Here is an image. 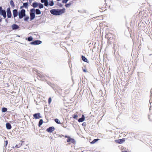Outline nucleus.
<instances>
[{"mask_svg":"<svg viewBox=\"0 0 152 152\" xmlns=\"http://www.w3.org/2000/svg\"><path fill=\"white\" fill-rule=\"evenodd\" d=\"M51 14L53 15H58L64 13L65 12V9L63 8L61 9H52L50 10Z\"/></svg>","mask_w":152,"mask_h":152,"instance_id":"f257e3e1","label":"nucleus"},{"mask_svg":"<svg viewBox=\"0 0 152 152\" xmlns=\"http://www.w3.org/2000/svg\"><path fill=\"white\" fill-rule=\"evenodd\" d=\"M101 93L100 92V91L97 94L96 96H95V99H96V103H99L100 102L101 100H102V95L100 96V93Z\"/></svg>","mask_w":152,"mask_h":152,"instance_id":"f03ea898","label":"nucleus"},{"mask_svg":"<svg viewBox=\"0 0 152 152\" xmlns=\"http://www.w3.org/2000/svg\"><path fill=\"white\" fill-rule=\"evenodd\" d=\"M25 10L23 9H22L20 11H19L18 14L19 19H22L23 17L25 16Z\"/></svg>","mask_w":152,"mask_h":152,"instance_id":"7ed1b4c3","label":"nucleus"},{"mask_svg":"<svg viewBox=\"0 0 152 152\" xmlns=\"http://www.w3.org/2000/svg\"><path fill=\"white\" fill-rule=\"evenodd\" d=\"M30 11V19L31 20H32L35 18V10L34 9H31V10Z\"/></svg>","mask_w":152,"mask_h":152,"instance_id":"20e7f679","label":"nucleus"},{"mask_svg":"<svg viewBox=\"0 0 152 152\" xmlns=\"http://www.w3.org/2000/svg\"><path fill=\"white\" fill-rule=\"evenodd\" d=\"M0 14L2 15L4 18L6 17V11L5 10L2 9L1 7H0Z\"/></svg>","mask_w":152,"mask_h":152,"instance_id":"39448f33","label":"nucleus"},{"mask_svg":"<svg viewBox=\"0 0 152 152\" xmlns=\"http://www.w3.org/2000/svg\"><path fill=\"white\" fill-rule=\"evenodd\" d=\"M7 17L8 18H11L12 16V13L10 7L7 8Z\"/></svg>","mask_w":152,"mask_h":152,"instance_id":"423d86ee","label":"nucleus"},{"mask_svg":"<svg viewBox=\"0 0 152 152\" xmlns=\"http://www.w3.org/2000/svg\"><path fill=\"white\" fill-rule=\"evenodd\" d=\"M133 94L135 96V97H139L140 96V93L139 91L136 90V91H134L132 92Z\"/></svg>","mask_w":152,"mask_h":152,"instance_id":"0eeeda50","label":"nucleus"},{"mask_svg":"<svg viewBox=\"0 0 152 152\" xmlns=\"http://www.w3.org/2000/svg\"><path fill=\"white\" fill-rule=\"evenodd\" d=\"M42 42L41 41L39 40H35L34 42H31L30 43V44L31 45H37L40 44L42 43Z\"/></svg>","mask_w":152,"mask_h":152,"instance_id":"6e6552de","label":"nucleus"},{"mask_svg":"<svg viewBox=\"0 0 152 152\" xmlns=\"http://www.w3.org/2000/svg\"><path fill=\"white\" fill-rule=\"evenodd\" d=\"M125 139L124 138L123 139H120L118 140H115V142L117 143L121 144L125 141Z\"/></svg>","mask_w":152,"mask_h":152,"instance_id":"1a4fd4ad","label":"nucleus"},{"mask_svg":"<svg viewBox=\"0 0 152 152\" xmlns=\"http://www.w3.org/2000/svg\"><path fill=\"white\" fill-rule=\"evenodd\" d=\"M55 130V128L53 126L49 127L46 129V131L49 133H51Z\"/></svg>","mask_w":152,"mask_h":152,"instance_id":"9d476101","label":"nucleus"},{"mask_svg":"<svg viewBox=\"0 0 152 152\" xmlns=\"http://www.w3.org/2000/svg\"><path fill=\"white\" fill-rule=\"evenodd\" d=\"M67 142H71L72 143L74 144L75 143V141L74 139L71 138L70 137H68V139L67 140Z\"/></svg>","mask_w":152,"mask_h":152,"instance_id":"9b49d317","label":"nucleus"},{"mask_svg":"<svg viewBox=\"0 0 152 152\" xmlns=\"http://www.w3.org/2000/svg\"><path fill=\"white\" fill-rule=\"evenodd\" d=\"M88 137L87 138V140L91 144H94L95 143L99 140V139H94L91 142L90 140H88Z\"/></svg>","mask_w":152,"mask_h":152,"instance_id":"f8f14e48","label":"nucleus"},{"mask_svg":"<svg viewBox=\"0 0 152 152\" xmlns=\"http://www.w3.org/2000/svg\"><path fill=\"white\" fill-rule=\"evenodd\" d=\"M33 115L34 118L36 119H39L41 117L40 116V114L39 113H35Z\"/></svg>","mask_w":152,"mask_h":152,"instance_id":"ddd939ff","label":"nucleus"},{"mask_svg":"<svg viewBox=\"0 0 152 152\" xmlns=\"http://www.w3.org/2000/svg\"><path fill=\"white\" fill-rule=\"evenodd\" d=\"M13 14L14 17L15 18L18 15V12L17 10L15 9L13 10Z\"/></svg>","mask_w":152,"mask_h":152,"instance_id":"4468645a","label":"nucleus"},{"mask_svg":"<svg viewBox=\"0 0 152 152\" xmlns=\"http://www.w3.org/2000/svg\"><path fill=\"white\" fill-rule=\"evenodd\" d=\"M12 27L13 30L18 29L19 28V26L16 24H13L12 26Z\"/></svg>","mask_w":152,"mask_h":152,"instance_id":"2eb2a0df","label":"nucleus"},{"mask_svg":"<svg viewBox=\"0 0 152 152\" xmlns=\"http://www.w3.org/2000/svg\"><path fill=\"white\" fill-rule=\"evenodd\" d=\"M88 66L87 67V69L86 68V72H88V71H87V70H89V71L90 72H91V66H92V64H91V65H89V64H86V66Z\"/></svg>","mask_w":152,"mask_h":152,"instance_id":"dca6fc26","label":"nucleus"},{"mask_svg":"<svg viewBox=\"0 0 152 152\" xmlns=\"http://www.w3.org/2000/svg\"><path fill=\"white\" fill-rule=\"evenodd\" d=\"M6 127L8 129H10L12 128L11 124L9 123H7L6 124Z\"/></svg>","mask_w":152,"mask_h":152,"instance_id":"f3484780","label":"nucleus"},{"mask_svg":"<svg viewBox=\"0 0 152 152\" xmlns=\"http://www.w3.org/2000/svg\"><path fill=\"white\" fill-rule=\"evenodd\" d=\"M84 120V117L83 115H82V117L80 118L78 120V121L79 122H82Z\"/></svg>","mask_w":152,"mask_h":152,"instance_id":"a211bd4d","label":"nucleus"},{"mask_svg":"<svg viewBox=\"0 0 152 152\" xmlns=\"http://www.w3.org/2000/svg\"><path fill=\"white\" fill-rule=\"evenodd\" d=\"M28 3H24L23 4V6H21L20 7V8H21L22 7H24L25 8H28Z\"/></svg>","mask_w":152,"mask_h":152,"instance_id":"6ab92c4d","label":"nucleus"},{"mask_svg":"<svg viewBox=\"0 0 152 152\" xmlns=\"http://www.w3.org/2000/svg\"><path fill=\"white\" fill-rule=\"evenodd\" d=\"M38 5V4L37 2H34L32 3V6L34 8L37 7Z\"/></svg>","mask_w":152,"mask_h":152,"instance_id":"aec40b11","label":"nucleus"},{"mask_svg":"<svg viewBox=\"0 0 152 152\" xmlns=\"http://www.w3.org/2000/svg\"><path fill=\"white\" fill-rule=\"evenodd\" d=\"M35 12H36V14L37 15H39L41 13L40 11L38 9H36L35 10Z\"/></svg>","mask_w":152,"mask_h":152,"instance_id":"412c9836","label":"nucleus"},{"mask_svg":"<svg viewBox=\"0 0 152 152\" xmlns=\"http://www.w3.org/2000/svg\"><path fill=\"white\" fill-rule=\"evenodd\" d=\"M10 5L12 6V7H15V4H14L13 1L12 0L10 1Z\"/></svg>","mask_w":152,"mask_h":152,"instance_id":"4be33fe9","label":"nucleus"},{"mask_svg":"<svg viewBox=\"0 0 152 152\" xmlns=\"http://www.w3.org/2000/svg\"><path fill=\"white\" fill-rule=\"evenodd\" d=\"M33 38L32 37H29L28 38H26V39L28 41L30 42L33 40Z\"/></svg>","mask_w":152,"mask_h":152,"instance_id":"5701e85b","label":"nucleus"},{"mask_svg":"<svg viewBox=\"0 0 152 152\" xmlns=\"http://www.w3.org/2000/svg\"><path fill=\"white\" fill-rule=\"evenodd\" d=\"M43 122V120L42 119H40L39 120V124H38L39 126H41L42 125V124Z\"/></svg>","mask_w":152,"mask_h":152,"instance_id":"b1692460","label":"nucleus"},{"mask_svg":"<svg viewBox=\"0 0 152 152\" xmlns=\"http://www.w3.org/2000/svg\"><path fill=\"white\" fill-rule=\"evenodd\" d=\"M55 122L58 124H61L60 121L57 118H56L55 119Z\"/></svg>","mask_w":152,"mask_h":152,"instance_id":"393cba45","label":"nucleus"},{"mask_svg":"<svg viewBox=\"0 0 152 152\" xmlns=\"http://www.w3.org/2000/svg\"><path fill=\"white\" fill-rule=\"evenodd\" d=\"M39 7L40 9L42 8L43 7V5L41 3L38 4Z\"/></svg>","mask_w":152,"mask_h":152,"instance_id":"a878e982","label":"nucleus"},{"mask_svg":"<svg viewBox=\"0 0 152 152\" xmlns=\"http://www.w3.org/2000/svg\"><path fill=\"white\" fill-rule=\"evenodd\" d=\"M86 63H87V64H88L89 65H91V62L90 61H89V60L86 58Z\"/></svg>","mask_w":152,"mask_h":152,"instance_id":"bb28decb","label":"nucleus"},{"mask_svg":"<svg viewBox=\"0 0 152 152\" xmlns=\"http://www.w3.org/2000/svg\"><path fill=\"white\" fill-rule=\"evenodd\" d=\"M25 18H24V20L25 21H27L29 19V17L28 16H25Z\"/></svg>","mask_w":152,"mask_h":152,"instance_id":"cd10ccee","label":"nucleus"},{"mask_svg":"<svg viewBox=\"0 0 152 152\" xmlns=\"http://www.w3.org/2000/svg\"><path fill=\"white\" fill-rule=\"evenodd\" d=\"M78 117V115H77V114H74V115H73V118H74V119H77V117Z\"/></svg>","mask_w":152,"mask_h":152,"instance_id":"c85d7f7f","label":"nucleus"},{"mask_svg":"<svg viewBox=\"0 0 152 152\" xmlns=\"http://www.w3.org/2000/svg\"><path fill=\"white\" fill-rule=\"evenodd\" d=\"M54 5V3L53 1H50L49 3V5L50 6H53Z\"/></svg>","mask_w":152,"mask_h":152,"instance_id":"c756f323","label":"nucleus"},{"mask_svg":"<svg viewBox=\"0 0 152 152\" xmlns=\"http://www.w3.org/2000/svg\"><path fill=\"white\" fill-rule=\"evenodd\" d=\"M7 110V108L5 107H4L2 108V112H5Z\"/></svg>","mask_w":152,"mask_h":152,"instance_id":"7c9ffc66","label":"nucleus"},{"mask_svg":"<svg viewBox=\"0 0 152 152\" xmlns=\"http://www.w3.org/2000/svg\"><path fill=\"white\" fill-rule=\"evenodd\" d=\"M44 5L45 6H48V0H46L45 2H44Z\"/></svg>","mask_w":152,"mask_h":152,"instance_id":"2f4dec72","label":"nucleus"},{"mask_svg":"<svg viewBox=\"0 0 152 152\" xmlns=\"http://www.w3.org/2000/svg\"><path fill=\"white\" fill-rule=\"evenodd\" d=\"M52 100L51 97H50L48 99V102L49 104H50Z\"/></svg>","mask_w":152,"mask_h":152,"instance_id":"473e14b6","label":"nucleus"},{"mask_svg":"<svg viewBox=\"0 0 152 152\" xmlns=\"http://www.w3.org/2000/svg\"><path fill=\"white\" fill-rule=\"evenodd\" d=\"M82 58L83 60L84 61L86 62V57L83 56H82Z\"/></svg>","mask_w":152,"mask_h":152,"instance_id":"72a5a7b5","label":"nucleus"},{"mask_svg":"<svg viewBox=\"0 0 152 152\" xmlns=\"http://www.w3.org/2000/svg\"><path fill=\"white\" fill-rule=\"evenodd\" d=\"M69 0H62V2L63 3H66Z\"/></svg>","mask_w":152,"mask_h":152,"instance_id":"f704fd0d","label":"nucleus"},{"mask_svg":"<svg viewBox=\"0 0 152 152\" xmlns=\"http://www.w3.org/2000/svg\"><path fill=\"white\" fill-rule=\"evenodd\" d=\"M70 5H70V4L68 3L65 4V6L66 7H70Z\"/></svg>","mask_w":152,"mask_h":152,"instance_id":"c9c22d12","label":"nucleus"},{"mask_svg":"<svg viewBox=\"0 0 152 152\" xmlns=\"http://www.w3.org/2000/svg\"><path fill=\"white\" fill-rule=\"evenodd\" d=\"M39 77H40V78H43V77H44L43 76H42L41 75H40V76H39Z\"/></svg>","mask_w":152,"mask_h":152,"instance_id":"e433bc0d","label":"nucleus"},{"mask_svg":"<svg viewBox=\"0 0 152 152\" xmlns=\"http://www.w3.org/2000/svg\"><path fill=\"white\" fill-rule=\"evenodd\" d=\"M46 0H41V1L42 3L44 2Z\"/></svg>","mask_w":152,"mask_h":152,"instance_id":"4c0bfd02","label":"nucleus"},{"mask_svg":"<svg viewBox=\"0 0 152 152\" xmlns=\"http://www.w3.org/2000/svg\"><path fill=\"white\" fill-rule=\"evenodd\" d=\"M150 96H151L152 97V89H151V91H150Z\"/></svg>","mask_w":152,"mask_h":152,"instance_id":"58836bf2","label":"nucleus"},{"mask_svg":"<svg viewBox=\"0 0 152 152\" xmlns=\"http://www.w3.org/2000/svg\"><path fill=\"white\" fill-rule=\"evenodd\" d=\"M37 75L39 77V76H40V74L39 73H38L37 72Z\"/></svg>","mask_w":152,"mask_h":152,"instance_id":"ea45409f","label":"nucleus"},{"mask_svg":"<svg viewBox=\"0 0 152 152\" xmlns=\"http://www.w3.org/2000/svg\"><path fill=\"white\" fill-rule=\"evenodd\" d=\"M115 44H113V48H114V50H115Z\"/></svg>","mask_w":152,"mask_h":152,"instance_id":"a19ab883","label":"nucleus"},{"mask_svg":"<svg viewBox=\"0 0 152 152\" xmlns=\"http://www.w3.org/2000/svg\"><path fill=\"white\" fill-rule=\"evenodd\" d=\"M83 72H86V69H84L83 68Z\"/></svg>","mask_w":152,"mask_h":152,"instance_id":"79ce46f5","label":"nucleus"},{"mask_svg":"<svg viewBox=\"0 0 152 152\" xmlns=\"http://www.w3.org/2000/svg\"><path fill=\"white\" fill-rule=\"evenodd\" d=\"M58 5L61 7L62 6V5L61 4H59Z\"/></svg>","mask_w":152,"mask_h":152,"instance_id":"37998d69","label":"nucleus"},{"mask_svg":"<svg viewBox=\"0 0 152 152\" xmlns=\"http://www.w3.org/2000/svg\"><path fill=\"white\" fill-rule=\"evenodd\" d=\"M64 137H65V138H67V139H68V137H69V136H66V135Z\"/></svg>","mask_w":152,"mask_h":152,"instance_id":"c03bdc74","label":"nucleus"},{"mask_svg":"<svg viewBox=\"0 0 152 152\" xmlns=\"http://www.w3.org/2000/svg\"><path fill=\"white\" fill-rule=\"evenodd\" d=\"M15 147H16V148H19V147H18V145H16V146H15Z\"/></svg>","mask_w":152,"mask_h":152,"instance_id":"a18cd8bd","label":"nucleus"},{"mask_svg":"<svg viewBox=\"0 0 152 152\" xmlns=\"http://www.w3.org/2000/svg\"><path fill=\"white\" fill-rule=\"evenodd\" d=\"M72 3V2H70L69 4H70L71 5Z\"/></svg>","mask_w":152,"mask_h":152,"instance_id":"49530a36","label":"nucleus"},{"mask_svg":"<svg viewBox=\"0 0 152 152\" xmlns=\"http://www.w3.org/2000/svg\"><path fill=\"white\" fill-rule=\"evenodd\" d=\"M6 145H7L8 144V142L7 141H6Z\"/></svg>","mask_w":152,"mask_h":152,"instance_id":"de8ad7c7","label":"nucleus"},{"mask_svg":"<svg viewBox=\"0 0 152 152\" xmlns=\"http://www.w3.org/2000/svg\"><path fill=\"white\" fill-rule=\"evenodd\" d=\"M85 124H86L85 123V122H84V123H83V125H85Z\"/></svg>","mask_w":152,"mask_h":152,"instance_id":"09e8293b","label":"nucleus"},{"mask_svg":"<svg viewBox=\"0 0 152 152\" xmlns=\"http://www.w3.org/2000/svg\"><path fill=\"white\" fill-rule=\"evenodd\" d=\"M121 152H127V151H122Z\"/></svg>","mask_w":152,"mask_h":152,"instance_id":"8fccbe9b","label":"nucleus"},{"mask_svg":"<svg viewBox=\"0 0 152 152\" xmlns=\"http://www.w3.org/2000/svg\"><path fill=\"white\" fill-rule=\"evenodd\" d=\"M1 20H2V19H0V23L1 22Z\"/></svg>","mask_w":152,"mask_h":152,"instance_id":"3c124183","label":"nucleus"},{"mask_svg":"<svg viewBox=\"0 0 152 152\" xmlns=\"http://www.w3.org/2000/svg\"><path fill=\"white\" fill-rule=\"evenodd\" d=\"M150 56H152V54H150L149 55Z\"/></svg>","mask_w":152,"mask_h":152,"instance_id":"603ef678","label":"nucleus"},{"mask_svg":"<svg viewBox=\"0 0 152 152\" xmlns=\"http://www.w3.org/2000/svg\"><path fill=\"white\" fill-rule=\"evenodd\" d=\"M89 120V118H88L87 119V120Z\"/></svg>","mask_w":152,"mask_h":152,"instance_id":"864d4df0","label":"nucleus"},{"mask_svg":"<svg viewBox=\"0 0 152 152\" xmlns=\"http://www.w3.org/2000/svg\"><path fill=\"white\" fill-rule=\"evenodd\" d=\"M57 1H61V0H57Z\"/></svg>","mask_w":152,"mask_h":152,"instance_id":"5fc2aeb1","label":"nucleus"},{"mask_svg":"<svg viewBox=\"0 0 152 152\" xmlns=\"http://www.w3.org/2000/svg\"><path fill=\"white\" fill-rule=\"evenodd\" d=\"M88 42H89V41H88V42H86V43H87V44L88 43Z\"/></svg>","mask_w":152,"mask_h":152,"instance_id":"6e6d98bb","label":"nucleus"},{"mask_svg":"<svg viewBox=\"0 0 152 152\" xmlns=\"http://www.w3.org/2000/svg\"><path fill=\"white\" fill-rule=\"evenodd\" d=\"M90 44H91V43H88V45H90Z\"/></svg>","mask_w":152,"mask_h":152,"instance_id":"4d7b16f0","label":"nucleus"},{"mask_svg":"<svg viewBox=\"0 0 152 152\" xmlns=\"http://www.w3.org/2000/svg\"><path fill=\"white\" fill-rule=\"evenodd\" d=\"M1 62L0 61V64H1Z\"/></svg>","mask_w":152,"mask_h":152,"instance_id":"13d9d810","label":"nucleus"},{"mask_svg":"<svg viewBox=\"0 0 152 152\" xmlns=\"http://www.w3.org/2000/svg\"><path fill=\"white\" fill-rule=\"evenodd\" d=\"M87 118H88V117H86V119H87Z\"/></svg>","mask_w":152,"mask_h":152,"instance_id":"bf43d9fd","label":"nucleus"}]
</instances>
